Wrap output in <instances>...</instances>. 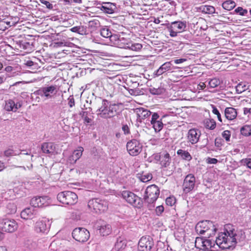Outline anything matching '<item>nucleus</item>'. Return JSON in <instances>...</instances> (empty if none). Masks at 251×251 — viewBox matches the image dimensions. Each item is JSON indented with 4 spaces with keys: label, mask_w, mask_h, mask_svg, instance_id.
I'll return each mask as SVG.
<instances>
[{
    "label": "nucleus",
    "mask_w": 251,
    "mask_h": 251,
    "mask_svg": "<svg viewBox=\"0 0 251 251\" xmlns=\"http://www.w3.org/2000/svg\"><path fill=\"white\" fill-rule=\"evenodd\" d=\"M98 229L100 233L103 236L109 235L111 232V226L105 223H102L100 226H98Z\"/></svg>",
    "instance_id": "obj_22"
},
{
    "label": "nucleus",
    "mask_w": 251,
    "mask_h": 251,
    "mask_svg": "<svg viewBox=\"0 0 251 251\" xmlns=\"http://www.w3.org/2000/svg\"><path fill=\"white\" fill-rule=\"evenodd\" d=\"M176 202V199L174 197H169L167 198L166 200V203L168 205L172 206Z\"/></svg>",
    "instance_id": "obj_45"
},
{
    "label": "nucleus",
    "mask_w": 251,
    "mask_h": 251,
    "mask_svg": "<svg viewBox=\"0 0 251 251\" xmlns=\"http://www.w3.org/2000/svg\"><path fill=\"white\" fill-rule=\"evenodd\" d=\"M3 238V234L0 231V241L2 240Z\"/></svg>",
    "instance_id": "obj_64"
},
{
    "label": "nucleus",
    "mask_w": 251,
    "mask_h": 251,
    "mask_svg": "<svg viewBox=\"0 0 251 251\" xmlns=\"http://www.w3.org/2000/svg\"><path fill=\"white\" fill-rule=\"evenodd\" d=\"M122 195L128 203L133 206L140 208L142 206V201L140 198L133 193L128 191H124Z\"/></svg>",
    "instance_id": "obj_9"
},
{
    "label": "nucleus",
    "mask_w": 251,
    "mask_h": 251,
    "mask_svg": "<svg viewBox=\"0 0 251 251\" xmlns=\"http://www.w3.org/2000/svg\"><path fill=\"white\" fill-rule=\"evenodd\" d=\"M170 32V35L172 37H176L178 33H181L185 30L186 23L185 22L175 21L172 22L167 26Z\"/></svg>",
    "instance_id": "obj_8"
},
{
    "label": "nucleus",
    "mask_w": 251,
    "mask_h": 251,
    "mask_svg": "<svg viewBox=\"0 0 251 251\" xmlns=\"http://www.w3.org/2000/svg\"><path fill=\"white\" fill-rule=\"evenodd\" d=\"M235 235L236 234L232 230L221 233L215 242L209 239L197 237L195 246L204 251H214L213 249L215 248L216 245L223 249H229L234 248L236 244Z\"/></svg>",
    "instance_id": "obj_1"
},
{
    "label": "nucleus",
    "mask_w": 251,
    "mask_h": 251,
    "mask_svg": "<svg viewBox=\"0 0 251 251\" xmlns=\"http://www.w3.org/2000/svg\"><path fill=\"white\" fill-rule=\"evenodd\" d=\"M100 33L102 37L106 38H109L112 33L111 31L107 27H104L101 29Z\"/></svg>",
    "instance_id": "obj_39"
},
{
    "label": "nucleus",
    "mask_w": 251,
    "mask_h": 251,
    "mask_svg": "<svg viewBox=\"0 0 251 251\" xmlns=\"http://www.w3.org/2000/svg\"><path fill=\"white\" fill-rule=\"evenodd\" d=\"M119 106L115 104H109V102L104 100L102 101L101 106L97 110L98 116L100 118L107 119L111 118L117 115Z\"/></svg>",
    "instance_id": "obj_2"
},
{
    "label": "nucleus",
    "mask_w": 251,
    "mask_h": 251,
    "mask_svg": "<svg viewBox=\"0 0 251 251\" xmlns=\"http://www.w3.org/2000/svg\"><path fill=\"white\" fill-rule=\"evenodd\" d=\"M201 135V131L197 129L192 128L188 131L187 134V139L188 142L192 144L198 143Z\"/></svg>",
    "instance_id": "obj_16"
},
{
    "label": "nucleus",
    "mask_w": 251,
    "mask_h": 251,
    "mask_svg": "<svg viewBox=\"0 0 251 251\" xmlns=\"http://www.w3.org/2000/svg\"><path fill=\"white\" fill-rule=\"evenodd\" d=\"M205 87V85L204 83H201L198 85V88L202 90Z\"/></svg>",
    "instance_id": "obj_60"
},
{
    "label": "nucleus",
    "mask_w": 251,
    "mask_h": 251,
    "mask_svg": "<svg viewBox=\"0 0 251 251\" xmlns=\"http://www.w3.org/2000/svg\"><path fill=\"white\" fill-rule=\"evenodd\" d=\"M241 164L251 169V158H244L240 161Z\"/></svg>",
    "instance_id": "obj_41"
},
{
    "label": "nucleus",
    "mask_w": 251,
    "mask_h": 251,
    "mask_svg": "<svg viewBox=\"0 0 251 251\" xmlns=\"http://www.w3.org/2000/svg\"><path fill=\"white\" fill-rule=\"evenodd\" d=\"M195 177L192 174L188 175L185 178L183 183V191L185 193H188L192 191L195 186Z\"/></svg>",
    "instance_id": "obj_13"
},
{
    "label": "nucleus",
    "mask_w": 251,
    "mask_h": 251,
    "mask_svg": "<svg viewBox=\"0 0 251 251\" xmlns=\"http://www.w3.org/2000/svg\"><path fill=\"white\" fill-rule=\"evenodd\" d=\"M202 12L207 14H213L215 12V8L210 5H204L201 7Z\"/></svg>",
    "instance_id": "obj_37"
},
{
    "label": "nucleus",
    "mask_w": 251,
    "mask_h": 251,
    "mask_svg": "<svg viewBox=\"0 0 251 251\" xmlns=\"http://www.w3.org/2000/svg\"><path fill=\"white\" fill-rule=\"evenodd\" d=\"M72 236L76 241L84 242L89 238L90 233L89 231L85 228L78 227L73 230Z\"/></svg>",
    "instance_id": "obj_10"
},
{
    "label": "nucleus",
    "mask_w": 251,
    "mask_h": 251,
    "mask_svg": "<svg viewBox=\"0 0 251 251\" xmlns=\"http://www.w3.org/2000/svg\"><path fill=\"white\" fill-rule=\"evenodd\" d=\"M215 145L217 147H220L222 145V140L221 138H216L215 140Z\"/></svg>",
    "instance_id": "obj_54"
},
{
    "label": "nucleus",
    "mask_w": 251,
    "mask_h": 251,
    "mask_svg": "<svg viewBox=\"0 0 251 251\" xmlns=\"http://www.w3.org/2000/svg\"><path fill=\"white\" fill-rule=\"evenodd\" d=\"M235 3L232 0H227L222 4V7L226 10H231L235 7Z\"/></svg>",
    "instance_id": "obj_33"
},
{
    "label": "nucleus",
    "mask_w": 251,
    "mask_h": 251,
    "mask_svg": "<svg viewBox=\"0 0 251 251\" xmlns=\"http://www.w3.org/2000/svg\"><path fill=\"white\" fill-rule=\"evenodd\" d=\"M122 130L125 134H127L129 133V128L127 125H126L123 126Z\"/></svg>",
    "instance_id": "obj_55"
},
{
    "label": "nucleus",
    "mask_w": 251,
    "mask_h": 251,
    "mask_svg": "<svg viewBox=\"0 0 251 251\" xmlns=\"http://www.w3.org/2000/svg\"><path fill=\"white\" fill-rule=\"evenodd\" d=\"M230 132L229 130H225L222 133V136L226 141H229L230 138Z\"/></svg>",
    "instance_id": "obj_47"
},
{
    "label": "nucleus",
    "mask_w": 251,
    "mask_h": 251,
    "mask_svg": "<svg viewBox=\"0 0 251 251\" xmlns=\"http://www.w3.org/2000/svg\"><path fill=\"white\" fill-rule=\"evenodd\" d=\"M164 208L162 205L158 206L155 209V212L158 216L160 215L163 211Z\"/></svg>",
    "instance_id": "obj_51"
},
{
    "label": "nucleus",
    "mask_w": 251,
    "mask_h": 251,
    "mask_svg": "<svg viewBox=\"0 0 251 251\" xmlns=\"http://www.w3.org/2000/svg\"><path fill=\"white\" fill-rule=\"evenodd\" d=\"M0 251H7V249L4 247H0Z\"/></svg>",
    "instance_id": "obj_62"
},
{
    "label": "nucleus",
    "mask_w": 251,
    "mask_h": 251,
    "mask_svg": "<svg viewBox=\"0 0 251 251\" xmlns=\"http://www.w3.org/2000/svg\"><path fill=\"white\" fill-rule=\"evenodd\" d=\"M83 151V147H78L76 150L73 151L72 155L68 158V162L71 164H75L81 157Z\"/></svg>",
    "instance_id": "obj_19"
},
{
    "label": "nucleus",
    "mask_w": 251,
    "mask_h": 251,
    "mask_svg": "<svg viewBox=\"0 0 251 251\" xmlns=\"http://www.w3.org/2000/svg\"><path fill=\"white\" fill-rule=\"evenodd\" d=\"M236 13H239L241 16H244L248 13V11L246 9H243L241 7H238L235 10Z\"/></svg>",
    "instance_id": "obj_46"
},
{
    "label": "nucleus",
    "mask_w": 251,
    "mask_h": 251,
    "mask_svg": "<svg viewBox=\"0 0 251 251\" xmlns=\"http://www.w3.org/2000/svg\"><path fill=\"white\" fill-rule=\"evenodd\" d=\"M46 221H38L36 222L34 229L36 232L43 233L48 231V227L47 225Z\"/></svg>",
    "instance_id": "obj_20"
},
{
    "label": "nucleus",
    "mask_w": 251,
    "mask_h": 251,
    "mask_svg": "<svg viewBox=\"0 0 251 251\" xmlns=\"http://www.w3.org/2000/svg\"><path fill=\"white\" fill-rule=\"evenodd\" d=\"M134 112L137 115V121L140 123L148 118L151 115V112L143 107L137 108L134 109Z\"/></svg>",
    "instance_id": "obj_17"
},
{
    "label": "nucleus",
    "mask_w": 251,
    "mask_h": 251,
    "mask_svg": "<svg viewBox=\"0 0 251 251\" xmlns=\"http://www.w3.org/2000/svg\"><path fill=\"white\" fill-rule=\"evenodd\" d=\"M196 230L197 233L200 234H205L206 237H209L215 235L217 227L212 222L203 221L197 224Z\"/></svg>",
    "instance_id": "obj_3"
},
{
    "label": "nucleus",
    "mask_w": 251,
    "mask_h": 251,
    "mask_svg": "<svg viewBox=\"0 0 251 251\" xmlns=\"http://www.w3.org/2000/svg\"><path fill=\"white\" fill-rule=\"evenodd\" d=\"M107 201L100 199H93L88 203L89 208L96 213H101L108 209Z\"/></svg>",
    "instance_id": "obj_4"
},
{
    "label": "nucleus",
    "mask_w": 251,
    "mask_h": 251,
    "mask_svg": "<svg viewBox=\"0 0 251 251\" xmlns=\"http://www.w3.org/2000/svg\"><path fill=\"white\" fill-rule=\"evenodd\" d=\"M82 117L84 120V121L85 123L89 124L92 121V119L90 118H89L87 116V113L86 112H83Z\"/></svg>",
    "instance_id": "obj_49"
},
{
    "label": "nucleus",
    "mask_w": 251,
    "mask_h": 251,
    "mask_svg": "<svg viewBox=\"0 0 251 251\" xmlns=\"http://www.w3.org/2000/svg\"><path fill=\"white\" fill-rule=\"evenodd\" d=\"M186 61V59H184V58H180V59H176L174 60V62L176 63V64H180V63H182L185 61Z\"/></svg>",
    "instance_id": "obj_57"
},
{
    "label": "nucleus",
    "mask_w": 251,
    "mask_h": 251,
    "mask_svg": "<svg viewBox=\"0 0 251 251\" xmlns=\"http://www.w3.org/2000/svg\"><path fill=\"white\" fill-rule=\"evenodd\" d=\"M212 112L214 114H215V115H216L217 116V118L218 119V120L219 121H220V122H222V118H221V114L219 113L218 110L215 107H213Z\"/></svg>",
    "instance_id": "obj_52"
},
{
    "label": "nucleus",
    "mask_w": 251,
    "mask_h": 251,
    "mask_svg": "<svg viewBox=\"0 0 251 251\" xmlns=\"http://www.w3.org/2000/svg\"><path fill=\"white\" fill-rule=\"evenodd\" d=\"M248 89V86L244 82L239 83L236 87V90L238 93L241 94Z\"/></svg>",
    "instance_id": "obj_35"
},
{
    "label": "nucleus",
    "mask_w": 251,
    "mask_h": 251,
    "mask_svg": "<svg viewBox=\"0 0 251 251\" xmlns=\"http://www.w3.org/2000/svg\"><path fill=\"white\" fill-rule=\"evenodd\" d=\"M41 150L45 153L53 154L55 150V146L53 143H44L41 147Z\"/></svg>",
    "instance_id": "obj_23"
},
{
    "label": "nucleus",
    "mask_w": 251,
    "mask_h": 251,
    "mask_svg": "<svg viewBox=\"0 0 251 251\" xmlns=\"http://www.w3.org/2000/svg\"><path fill=\"white\" fill-rule=\"evenodd\" d=\"M120 36L118 34H112L109 38V39L111 44L114 45H119V42L120 41Z\"/></svg>",
    "instance_id": "obj_36"
},
{
    "label": "nucleus",
    "mask_w": 251,
    "mask_h": 251,
    "mask_svg": "<svg viewBox=\"0 0 251 251\" xmlns=\"http://www.w3.org/2000/svg\"><path fill=\"white\" fill-rule=\"evenodd\" d=\"M75 99L73 96H71L68 98V104L70 107H72L75 105Z\"/></svg>",
    "instance_id": "obj_53"
},
{
    "label": "nucleus",
    "mask_w": 251,
    "mask_h": 251,
    "mask_svg": "<svg viewBox=\"0 0 251 251\" xmlns=\"http://www.w3.org/2000/svg\"><path fill=\"white\" fill-rule=\"evenodd\" d=\"M159 194L158 187L155 185H151L146 190L145 200L149 203H152L156 201Z\"/></svg>",
    "instance_id": "obj_6"
},
{
    "label": "nucleus",
    "mask_w": 251,
    "mask_h": 251,
    "mask_svg": "<svg viewBox=\"0 0 251 251\" xmlns=\"http://www.w3.org/2000/svg\"><path fill=\"white\" fill-rule=\"evenodd\" d=\"M33 64V62L32 61H29V62H27V65L29 66H32Z\"/></svg>",
    "instance_id": "obj_63"
},
{
    "label": "nucleus",
    "mask_w": 251,
    "mask_h": 251,
    "mask_svg": "<svg viewBox=\"0 0 251 251\" xmlns=\"http://www.w3.org/2000/svg\"><path fill=\"white\" fill-rule=\"evenodd\" d=\"M5 109L8 111H16L18 109V107H17V104H15L13 100H9L6 101Z\"/></svg>",
    "instance_id": "obj_29"
},
{
    "label": "nucleus",
    "mask_w": 251,
    "mask_h": 251,
    "mask_svg": "<svg viewBox=\"0 0 251 251\" xmlns=\"http://www.w3.org/2000/svg\"><path fill=\"white\" fill-rule=\"evenodd\" d=\"M7 208L9 209L8 213L10 214L15 213L16 212L17 207L13 203H9L7 205Z\"/></svg>",
    "instance_id": "obj_43"
},
{
    "label": "nucleus",
    "mask_w": 251,
    "mask_h": 251,
    "mask_svg": "<svg viewBox=\"0 0 251 251\" xmlns=\"http://www.w3.org/2000/svg\"><path fill=\"white\" fill-rule=\"evenodd\" d=\"M251 112V108H245L244 109V113L245 114H247Z\"/></svg>",
    "instance_id": "obj_59"
},
{
    "label": "nucleus",
    "mask_w": 251,
    "mask_h": 251,
    "mask_svg": "<svg viewBox=\"0 0 251 251\" xmlns=\"http://www.w3.org/2000/svg\"><path fill=\"white\" fill-rule=\"evenodd\" d=\"M2 228L3 231L7 232H12L17 229V224L14 220L5 219L2 223Z\"/></svg>",
    "instance_id": "obj_14"
},
{
    "label": "nucleus",
    "mask_w": 251,
    "mask_h": 251,
    "mask_svg": "<svg viewBox=\"0 0 251 251\" xmlns=\"http://www.w3.org/2000/svg\"><path fill=\"white\" fill-rule=\"evenodd\" d=\"M57 92V88L56 85H48L40 88L34 92V94L46 99H51Z\"/></svg>",
    "instance_id": "obj_7"
},
{
    "label": "nucleus",
    "mask_w": 251,
    "mask_h": 251,
    "mask_svg": "<svg viewBox=\"0 0 251 251\" xmlns=\"http://www.w3.org/2000/svg\"><path fill=\"white\" fill-rule=\"evenodd\" d=\"M172 66V61L166 62L164 63L159 68L158 70H156V71L154 73V75L156 76H160L167 71L171 70Z\"/></svg>",
    "instance_id": "obj_21"
},
{
    "label": "nucleus",
    "mask_w": 251,
    "mask_h": 251,
    "mask_svg": "<svg viewBox=\"0 0 251 251\" xmlns=\"http://www.w3.org/2000/svg\"><path fill=\"white\" fill-rule=\"evenodd\" d=\"M128 48L133 51H139L142 48V45L139 43H134L131 44L130 46H128Z\"/></svg>",
    "instance_id": "obj_40"
},
{
    "label": "nucleus",
    "mask_w": 251,
    "mask_h": 251,
    "mask_svg": "<svg viewBox=\"0 0 251 251\" xmlns=\"http://www.w3.org/2000/svg\"><path fill=\"white\" fill-rule=\"evenodd\" d=\"M116 9V4L111 2L104 3L101 7V10L107 14L113 13Z\"/></svg>",
    "instance_id": "obj_24"
},
{
    "label": "nucleus",
    "mask_w": 251,
    "mask_h": 251,
    "mask_svg": "<svg viewBox=\"0 0 251 251\" xmlns=\"http://www.w3.org/2000/svg\"><path fill=\"white\" fill-rule=\"evenodd\" d=\"M76 172L79 174L86 173L87 171V163L85 161H80L76 168Z\"/></svg>",
    "instance_id": "obj_28"
},
{
    "label": "nucleus",
    "mask_w": 251,
    "mask_h": 251,
    "mask_svg": "<svg viewBox=\"0 0 251 251\" xmlns=\"http://www.w3.org/2000/svg\"><path fill=\"white\" fill-rule=\"evenodd\" d=\"M10 167H11V169L15 168H20L23 169L24 171L26 170V168L25 166H19L15 165H12Z\"/></svg>",
    "instance_id": "obj_58"
},
{
    "label": "nucleus",
    "mask_w": 251,
    "mask_h": 251,
    "mask_svg": "<svg viewBox=\"0 0 251 251\" xmlns=\"http://www.w3.org/2000/svg\"><path fill=\"white\" fill-rule=\"evenodd\" d=\"M204 126L206 128L213 130L216 127V122L212 119H206L204 121Z\"/></svg>",
    "instance_id": "obj_30"
},
{
    "label": "nucleus",
    "mask_w": 251,
    "mask_h": 251,
    "mask_svg": "<svg viewBox=\"0 0 251 251\" xmlns=\"http://www.w3.org/2000/svg\"><path fill=\"white\" fill-rule=\"evenodd\" d=\"M241 133L242 135L248 136L251 135V125H245L241 128Z\"/></svg>",
    "instance_id": "obj_34"
},
{
    "label": "nucleus",
    "mask_w": 251,
    "mask_h": 251,
    "mask_svg": "<svg viewBox=\"0 0 251 251\" xmlns=\"http://www.w3.org/2000/svg\"><path fill=\"white\" fill-rule=\"evenodd\" d=\"M177 154L180 155L183 159L189 161L192 159L191 155L187 151L180 149L177 151Z\"/></svg>",
    "instance_id": "obj_31"
},
{
    "label": "nucleus",
    "mask_w": 251,
    "mask_h": 251,
    "mask_svg": "<svg viewBox=\"0 0 251 251\" xmlns=\"http://www.w3.org/2000/svg\"><path fill=\"white\" fill-rule=\"evenodd\" d=\"M151 125L154 129L155 131L156 132L160 131L163 126V124L161 121V119H160L158 121L155 122Z\"/></svg>",
    "instance_id": "obj_38"
},
{
    "label": "nucleus",
    "mask_w": 251,
    "mask_h": 251,
    "mask_svg": "<svg viewBox=\"0 0 251 251\" xmlns=\"http://www.w3.org/2000/svg\"><path fill=\"white\" fill-rule=\"evenodd\" d=\"M58 200L67 205H73L77 201V195L72 191H63L59 193L57 196Z\"/></svg>",
    "instance_id": "obj_5"
},
{
    "label": "nucleus",
    "mask_w": 251,
    "mask_h": 251,
    "mask_svg": "<svg viewBox=\"0 0 251 251\" xmlns=\"http://www.w3.org/2000/svg\"><path fill=\"white\" fill-rule=\"evenodd\" d=\"M155 158L156 159H157L158 158L159 159L160 161V163L164 171H165V169L168 167L171 169V167H169L171 164V157L168 153L165 152L159 155H156Z\"/></svg>",
    "instance_id": "obj_15"
},
{
    "label": "nucleus",
    "mask_w": 251,
    "mask_h": 251,
    "mask_svg": "<svg viewBox=\"0 0 251 251\" xmlns=\"http://www.w3.org/2000/svg\"><path fill=\"white\" fill-rule=\"evenodd\" d=\"M51 200L48 196L33 198L30 201V204L34 207L47 206L51 203Z\"/></svg>",
    "instance_id": "obj_12"
},
{
    "label": "nucleus",
    "mask_w": 251,
    "mask_h": 251,
    "mask_svg": "<svg viewBox=\"0 0 251 251\" xmlns=\"http://www.w3.org/2000/svg\"><path fill=\"white\" fill-rule=\"evenodd\" d=\"M41 3L44 4L46 7L49 9H51L53 8L52 4H51L49 1L45 0H40Z\"/></svg>",
    "instance_id": "obj_50"
},
{
    "label": "nucleus",
    "mask_w": 251,
    "mask_h": 251,
    "mask_svg": "<svg viewBox=\"0 0 251 251\" xmlns=\"http://www.w3.org/2000/svg\"><path fill=\"white\" fill-rule=\"evenodd\" d=\"M138 178L141 181L143 182H148L152 178V175L149 173H143L142 174H138Z\"/></svg>",
    "instance_id": "obj_32"
},
{
    "label": "nucleus",
    "mask_w": 251,
    "mask_h": 251,
    "mask_svg": "<svg viewBox=\"0 0 251 251\" xmlns=\"http://www.w3.org/2000/svg\"><path fill=\"white\" fill-rule=\"evenodd\" d=\"M142 145L138 141L133 139L126 144V148L129 153L132 156L137 155L142 151Z\"/></svg>",
    "instance_id": "obj_11"
},
{
    "label": "nucleus",
    "mask_w": 251,
    "mask_h": 251,
    "mask_svg": "<svg viewBox=\"0 0 251 251\" xmlns=\"http://www.w3.org/2000/svg\"><path fill=\"white\" fill-rule=\"evenodd\" d=\"M226 118L230 121L235 119L237 115L236 110L233 107H227L225 110Z\"/></svg>",
    "instance_id": "obj_25"
},
{
    "label": "nucleus",
    "mask_w": 251,
    "mask_h": 251,
    "mask_svg": "<svg viewBox=\"0 0 251 251\" xmlns=\"http://www.w3.org/2000/svg\"><path fill=\"white\" fill-rule=\"evenodd\" d=\"M159 120H160L159 115L157 113H153L152 115L151 120V124H152Z\"/></svg>",
    "instance_id": "obj_48"
},
{
    "label": "nucleus",
    "mask_w": 251,
    "mask_h": 251,
    "mask_svg": "<svg viewBox=\"0 0 251 251\" xmlns=\"http://www.w3.org/2000/svg\"><path fill=\"white\" fill-rule=\"evenodd\" d=\"M208 160V163L210 164H216L218 162L217 159L214 158H209Z\"/></svg>",
    "instance_id": "obj_56"
},
{
    "label": "nucleus",
    "mask_w": 251,
    "mask_h": 251,
    "mask_svg": "<svg viewBox=\"0 0 251 251\" xmlns=\"http://www.w3.org/2000/svg\"><path fill=\"white\" fill-rule=\"evenodd\" d=\"M220 84V80L216 78L211 79L209 82V85L211 88H215L219 85Z\"/></svg>",
    "instance_id": "obj_42"
},
{
    "label": "nucleus",
    "mask_w": 251,
    "mask_h": 251,
    "mask_svg": "<svg viewBox=\"0 0 251 251\" xmlns=\"http://www.w3.org/2000/svg\"><path fill=\"white\" fill-rule=\"evenodd\" d=\"M126 246V240L123 237H119L117 238L115 244L114 248L117 251L124 249Z\"/></svg>",
    "instance_id": "obj_26"
},
{
    "label": "nucleus",
    "mask_w": 251,
    "mask_h": 251,
    "mask_svg": "<svg viewBox=\"0 0 251 251\" xmlns=\"http://www.w3.org/2000/svg\"><path fill=\"white\" fill-rule=\"evenodd\" d=\"M37 214V212L35 207L32 206L23 210L21 213L22 218L25 220L31 219L34 218Z\"/></svg>",
    "instance_id": "obj_18"
},
{
    "label": "nucleus",
    "mask_w": 251,
    "mask_h": 251,
    "mask_svg": "<svg viewBox=\"0 0 251 251\" xmlns=\"http://www.w3.org/2000/svg\"><path fill=\"white\" fill-rule=\"evenodd\" d=\"M20 154H21V153H15L14 151L11 149H8L7 150H6V151H5L4 152V154L6 157H9V156H11L13 155H19Z\"/></svg>",
    "instance_id": "obj_44"
},
{
    "label": "nucleus",
    "mask_w": 251,
    "mask_h": 251,
    "mask_svg": "<svg viewBox=\"0 0 251 251\" xmlns=\"http://www.w3.org/2000/svg\"><path fill=\"white\" fill-rule=\"evenodd\" d=\"M154 22L156 24H158L160 23V21L159 18H157L154 20Z\"/></svg>",
    "instance_id": "obj_61"
},
{
    "label": "nucleus",
    "mask_w": 251,
    "mask_h": 251,
    "mask_svg": "<svg viewBox=\"0 0 251 251\" xmlns=\"http://www.w3.org/2000/svg\"><path fill=\"white\" fill-rule=\"evenodd\" d=\"M70 30L73 32L77 33L80 35H86L87 32L86 27L83 25L73 27L70 29Z\"/></svg>",
    "instance_id": "obj_27"
}]
</instances>
